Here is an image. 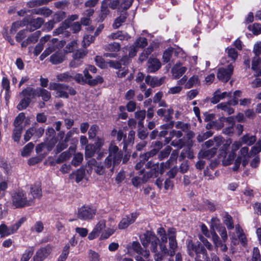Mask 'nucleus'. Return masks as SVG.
Returning <instances> with one entry per match:
<instances>
[{
    "label": "nucleus",
    "instance_id": "obj_1",
    "mask_svg": "<svg viewBox=\"0 0 261 261\" xmlns=\"http://www.w3.org/2000/svg\"><path fill=\"white\" fill-rule=\"evenodd\" d=\"M231 141L230 139L225 140L220 136L215 137L213 139L206 141L204 143L207 148H211L206 150H202L200 155L203 158L210 159L214 156L217 153L218 149L221 151V156L225 155Z\"/></svg>",
    "mask_w": 261,
    "mask_h": 261
},
{
    "label": "nucleus",
    "instance_id": "obj_2",
    "mask_svg": "<svg viewBox=\"0 0 261 261\" xmlns=\"http://www.w3.org/2000/svg\"><path fill=\"white\" fill-rule=\"evenodd\" d=\"M11 201L14 208H21L28 206L34 203L31 197L28 198L27 195L22 191L14 192L11 195Z\"/></svg>",
    "mask_w": 261,
    "mask_h": 261
},
{
    "label": "nucleus",
    "instance_id": "obj_3",
    "mask_svg": "<svg viewBox=\"0 0 261 261\" xmlns=\"http://www.w3.org/2000/svg\"><path fill=\"white\" fill-rule=\"evenodd\" d=\"M49 89L55 91V96L57 97L67 98L69 94L74 95L76 93L73 88L64 84L51 83L49 84Z\"/></svg>",
    "mask_w": 261,
    "mask_h": 261
},
{
    "label": "nucleus",
    "instance_id": "obj_4",
    "mask_svg": "<svg viewBox=\"0 0 261 261\" xmlns=\"http://www.w3.org/2000/svg\"><path fill=\"white\" fill-rule=\"evenodd\" d=\"M83 73L84 76L81 73H76L75 74L73 73V80L80 84L87 83L90 86H95L103 82V79L100 76H97L95 79H92L86 69L84 70Z\"/></svg>",
    "mask_w": 261,
    "mask_h": 261
},
{
    "label": "nucleus",
    "instance_id": "obj_5",
    "mask_svg": "<svg viewBox=\"0 0 261 261\" xmlns=\"http://www.w3.org/2000/svg\"><path fill=\"white\" fill-rule=\"evenodd\" d=\"M251 157L248 147H243L241 148L238 152L237 158L234 161L233 170H237L241 163L244 167H245L248 164Z\"/></svg>",
    "mask_w": 261,
    "mask_h": 261
},
{
    "label": "nucleus",
    "instance_id": "obj_6",
    "mask_svg": "<svg viewBox=\"0 0 261 261\" xmlns=\"http://www.w3.org/2000/svg\"><path fill=\"white\" fill-rule=\"evenodd\" d=\"M145 240L142 241V244L145 247L148 246L149 243H151L150 249L152 252L156 253L158 252V245L159 239L152 233H148L145 236Z\"/></svg>",
    "mask_w": 261,
    "mask_h": 261
},
{
    "label": "nucleus",
    "instance_id": "obj_7",
    "mask_svg": "<svg viewBox=\"0 0 261 261\" xmlns=\"http://www.w3.org/2000/svg\"><path fill=\"white\" fill-rule=\"evenodd\" d=\"M109 155L113 156V164L114 166L118 165L122 158V152L113 142H112L109 147Z\"/></svg>",
    "mask_w": 261,
    "mask_h": 261
},
{
    "label": "nucleus",
    "instance_id": "obj_8",
    "mask_svg": "<svg viewBox=\"0 0 261 261\" xmlns=\"http://www.w3.org/2000/svg\"><path fill=\"white\" fill-rule=\"evenodd\" d=\"M95 214V210L89 206H83L79 208L77 218L82 220H87L92 219Z\"/></svg>",
    "mask_w": 261,
    "mask_h": 261
},
{
    "label": "nucleus",
    "instance_id": "obj_9",
    "mask_svg": "<svg viewBox=\"0 0 261 261\" xmlns=\"http://www.w3.org/2000/svg\"><path fill=\"white\" fill-rule=\"evenodd\" d=\"M233 70V66L231 64L227 65V67L219 68L217 73V77L223 82H227L232 74Z\"/></svg>",
    "mask_w": 261,
    "mask_h": 261
},
{
    "label": "nucleus",
    "instance_id": "obj_10",
    "mask_svg": "<svg viewBox=\"0 0 261 261\" xmlns=\"http://www.w3.org/2000/svg\"><path fill=\"white\" fill-rule=\"evenodd\" d=\"M167 235L169 242V255L172 256L175 254L177 247V244L176 240L175 229L174 228H169L167 231Z\"/></svg>",
    "mask_w": 261,
    "mask_h": 261
},
{
    "label": "nucleus",
    "instance_id": "obj_11",
    "mask_svg": "<svg viewBox=\"0 0 261 261\" xmlns=\"http://www.w3.org/2000/svg\"><path fill=\"white\" fill-rule=\"evenodd\" d=\"M137 216L138 215L136 213L126 216L120 221L118 224V228L123 229L127 228L129 225L135 221Z\"/></svg>",
    "mask_w": 261,
    "mask_h": 261
},
{
    "label": "nucleus",
    "instance_id": "obj_12",
    "mask_svg": "<svg viewBox=\"0 0 261 261\" xmlns=\"http://www.w3.org/2000/svg\"><path fill=\"white\" fill-rule=\"evenodd\" d=\"M106 227V221L105 220H100L95 226L93 230L89 234L88 238L90 240L95 239L99 236L100 231Z\"/></svg>",
    "mask_w": 261,
    "mask_h": 261
},
{
    "label": "nucleus",
    "instance_id": "obj_13",
    "mask_svg": "<svg viewBox=\"0 0 261 261\" xmlns=\"http://www.w3.org/2000/svg\"><path fill=\"white\" fill-rule=\"evenodd\" d=\"M161 67V63L155 58L150 57L148 60L147 71L149 73H154Z\"/></svg>",
    "mask_w": 261,
    "mask_h": 261
},
{
    "label": "nucleus",
    "instance_id": "obj_14",
    "mask_svg": "<svg viewBox=\"0 0 261 261\" xmlns=\"http://www.w3.org/2000/svg\"><path fill=\"white\" fill-rule=\"evenodd\" d=\"M51 248L46 246L38 250L34 255V261H43L51 252Z\"/></svg>",
    "mask_w": 261,
    "mask_h": 261
},
{
    "label": "nucleus",
    "instance_id": "obj_15",
    "mask_svg": "<svg viewBox=\"0 0 261 261\" xmlns=\"http://www.w3.org/2000/svg\"><path fill=\"white\" fill-rule=\"evenodd\" d=\"M145 82L152 87L159 86L165 82V77L163 76L159 78L156 76L151 77L150 75H147L145 77Z\"/></svg>",
    "mask_w": 261,
    "mask_h": 261
},
{
    "label": "nucleus",
    "instance_id": "obj_16",
    "mask_svg": "<svg viewBox=\"0 0 261 261\" xmlns=\"http://www.w3.org/2000/svg\"><path fill=\"white\" fill-rule=\"evenodd\" d=\"M186 67L181 66L180 63H177L171 69L173 78L177 79L181 76L187 71Z\"/></svg>",
    "mask_w": 261,
    "mask_h": 261
},
{
    "label": "nucleus",
    "instance_id": "obj_17",
    "mask_svg": "<svg viewBox=\"0 0 261 261\" xmlns=\"http://www.w3.org/2000/svg\"><path fill=\"white\" fill-rule=\"evenodd\" d=\"M40 35L41 32L40 31H37L33 33L31 35L28 36L27 39L22 42L21 44V47H26L29 44L31 43H36L38 41V38Z\"/></svg>",
    "mask_w": 261,
    "mask_h": 261
},
{
    "label": "nucleus",
    "instance_id": "obj_18",
    "mask_svg": "<svg viewBox=\"0 0 261 261\" xmlns=\"http://www.w3.org/2000/svg\"><path fill=\"white\" fill-rule=\"evenodd\" d=\"M110 224L109 227L102 232L100 239L103 240L109 238L112 234L114 233L116 230V223L113 220L110 219Z\"/></svg>",
    "mask_w": 261,
    "mask_h": 261
},
{
    "label": "nucleus",
    "instance_id": "obj_19",
    "mask_svg": "<svg viewBox=\"0 0 261 261\" xmlns=\"http://www.w3.org/2000/svg\"><path fill=\"white\" fill-rule=\"evenodd\" d=\"M226 97H230L231 93L227 92H221L220 89H218L214 92L213 97L211 99V102L213 103H217Z\"/></svg>",
    "mask_w": 261,
    "mask_h": 261
},
{
    "label": "nucleus",
    "instance_id": "obj_20",
    "mask_svg": "<svg viewBox=\"0 0 261 261\" xmlns=\"http://www.w3.org/2000/svg\"><path fill=\"white\" fill-rule=\"evenodd\" d=\"M166 243H161L160 244V252H156L154 254V260L155 261H161L166 255H169V250H168L166 246Z\"/></svg>",
    "mask_w": 261,
    "mask_h": 261
},
{
    "label": "nucleus",
    "instance_id": "obj_21",
    "mask_svg": "<svg viewBox=\"0 0 261 261\" xmlns=\"http://www.w3.org/2000/svg\"><path fill=\"white\" fill-rule=\"evenodd\" d=\"M38 88L35 89L29 87L23 90L20 94L22 95L23 96L27 98H28L29 100H31V99L38 96Z\"/></svg>",
    "mask_w": 261,
    "mask_h": 261
},
{
    "label": "nucleus",
    "instance_id": "obj_22",
    "mask_svg": "<svg viewBox=\"0 0 261 261\" xmlns=\"http://www.w3.org/2000/svg\"><path fill=\"white\" fill-rule=\"evenodd\" d=\"M57 79L59 81L70 82L73 80V72L69 71L60 73L57 75Z\"/></svg>",
    "mask_w": 261,
    "mask_h": 261
},
{
    "label": "nucleus",
    "instance_id": "obj_23",
    "mask_svg": "<svg viewBox=\"0 0 261 261\" xmlns=\"http://www.w3.org/2000/svg\"><path fill=\"white\" fill-rule=\"evenodd\" d=\"M44 20L43 18L38 17L31 20L29 25L27 27L30 32L33 31L41 27L44 23Z\"/></svg>",
    "mask_w": 261,
    "mask_h": 261
},
{
    "label": "nucleus",
    "instance_id": "obj_24",
    "mask_svg": "<svg viewBox=\"0 0 261 261\" xmlns=\"http://www.w3.org/2000/svg\"><path fill=\"white\" fill-rule=\"evenodd\" d=\"M50 37L49 35H46L40 39L39 43L34 49V54L35 56H38L41 53L43 49L44 43L49 40Z\"/></svg>",
    "mask_w": 261,
    "mask_h": 261
},
{
    "label": "nucleus",
    "instance_id": "obj_25",
    "mask_svg": "<svg viewBox=\"0 0 261 261\" xmlns=\"http://www.w3.org/2000/svg\"><path fill=\"white\" fill-rule=\"evenodd\" d=\"M32 13L35 14L43 15L44 17H47L52 14L53 12L49 8L44 7L37 9H34Z\"/></svg>",
    "mask_w": 261,
    "mask_h": 261
},
{
    "label": "nucleus",
    "instance_id": "obj_26",
    "mask_svg": "<svg viewBox=\"0 0 261 261\" xmlns=\"http://www.w3.org/2000/svg\"><path fill=\"white\" fill-rule=\"evenodd\" d=\"M64 60V56L61 52H56L50 57V61L53 64H58Z\"/></svg>",
    "mask_w": 261,
    "mask_h": 261
},
{
    "label": "nucleus",
    "instance_id": "obj_27",
    "mask_svg": "<svg viewBox=\"0 0 261 261\" xmlns=\"http://www.w3.org/2000/svg\"><path fill=\"white\" fill-rule=\"evenodd\" d=\"M260 65V58L254 57L252 62V69L256 72L258 75L261 73Z\"/></svg>",
    "mask_w": 261,
    "mask_h": 261
},
{
    "label": "nucleus",
    "instance_id": "obj_28",
    "mask_svg": "<svg viewBox=\"0 0 261 261\" xmlns=\"http://www.w3.org/2000/svg\"><path fill=\"white\" fill-rule=\"evenodd\" d=\"M236 230L237 233L238 235V238L241 242V244L245 246L247 244V240L245 234L243 232V229L239 225L236 226Z\"/></svg>",
    "mask_w": 261,
    "mask_h": 261
},
{
    "label": "nucleus",
    "instance_id": "obj_29",
    "mask_svg": "<svg viewBox=\"0 0 261 261\" xmlns=\"http://www.w3.org/2000/svg\"><path fill=\"white\" fill-rule=\"evenodd\" d=\"M25 218L22 217L15 224L11 225L9 227V228L11 234L16 232L18 229L20 228V227L21 226V225L25 221Z\"/></svg>",
    "mask_w": 261,
    "mask_h": 261
},
{
    "label": "nucleus",
    "instance_id": "obj_30",
    "mask_svg": "<svg viewBox=\"0 0 261 261\" xmlns=\"http://www.w3.org/2000/svg\"><path fill=\"white\" fill-rule=\"evenodd\" d=\"M48 46L40 56V59L41 61L43 60L46 57L55 51L57 48V47L55 45H51L50 44H48Z\"/></svg>",
    "mask_w": 261,
    "mask_h": 261
},
{
    "label": "nucleus",
    "instance_id": "obj_31",
    "mask_svg": "<svg viewBox=\"0 0 261 261\" xmlns=\"http://www.w3.org/2000/svg\"><path fill=\"white\" fill-rule=\"evenodd\" d=\"M27 22H28V21L25 18H24L22 21H18L14 22L10 29V33L13 34H15L18 29L25 25Z\"/></svg>",
    "mask_w": 261,
    "mask_h": 261
},
{
    "label": "nucleus",
    "instance_id": "obj_32",
    "mask_svg": "<svg viewBox=\"0 0 261 261\" xmlns=\"http://www.w3.org/2000/svg\"><path fill=\"white\" fill-rule=\"evenodd\" d=\"M31 193L33 200L35 198H40L42 196V192L39 184L35 185L31 188Z\"/></svg>",
    "mask_w": 261,
    "mask_h": 261
},
{
    "label": "nucleus",
    "instance_id": "obj_33",
    "mask_svg": "<svg viewBox=\"0 0 261 261\" xmlns=\"http://www.w3.org/2000/svg\"><path fill=\"white\" fill-rule=\"evenodd\" d=\"M241 141L243 144L251 145L256 141V137L253 135L246 134L241 138Z\"/></svg>",
    "mask_w": 261,
    "mask_h": 261
},
{
    "label": "nucleus",
    "instance_id": "obj_34",
    "mask_svg": "<svg viewBox=\"0 0 261 261\" xmlns=\"http://www.w3.org/2000/svg\"><path fill=\"white\" fill-rule=\"evenodd\" d=\"M2 85L4 89L6 90V98H9L10 97V82L6 77H3L2 81Z\"/></svg>",
    "mask_w": 261,
    "mask_h": 261
},
{
    "label": "nucleus",
    "instance_id": "obj_35",
    "mask_svg": "<svg viewBox=\"0 0 261 261\" xmlns=\"http://www.w3.org/2000/svg\"><path fill=\"white\" fill-rule=\"evenodd\" d=\"M38 96H41L44 101H47L51 97L50 92L44 89L38 88Z\"/></svg>",
    "mask_w": 261,
    "mask_h": 261
},
{
    "label": "nucleus",
    "instance_id": "obj_36",
    "mask_svg": "<svg viewBox=\"0 0 261 261\" xmlns=\"http://www.w3.org/2000/svg\"><path fill=\"white\" fill-rule=\"evenodd\" d=\"M198 83L199 79L198 76L193 75L187 81L185 84V88L187 89H190Z\"/></svg>",
    "mask_w": 261,
    "mask_h": 261
},
{
    "label": "nucleus",
    "instance_id": "obj_37",
    "mask_svg": "<svg viewBox=\"0 0 261 261\" xmlns=\"http://www.w3.org/2000/svg\"><path fill=\"white\" fill-rule=\"evenodd\" d=\"M34 145L33 143L30 142L27 144L23 148L21 154L23 156H29L34 148Z\"/></svg>",
    "mask_w": 261,
    "mask_h": 261
},
{
    "label": "nucleus",
    "instance_id": "obj_38",
    "mask_svg": "<svg viewBox=\"0 0 261 261\" xmlns=\"http://www.w3.org/2000/svg\"><path fill=\"white\" fill-rule=\"evenodd\" d=\"M211 234L212 235V240L213 241L214 244L215 245V246L216 247H218L219 245H220L221 242L220 241L219 236L215 231L214 226L213 224H212L211 226Z\"/></svg>",
    "mask_w": 261,
    "mask_h": 261
},
{
    "label": "nucleus",
    "instance_id": "obj_39",
    "mask_svg": "<svg viewBox=\"0 0 261 261\" xmlns=\"http://www.w3.org/2000/svg\"><path fill=\"white\" fill-rule=\"evenodd\" d=\"M126 18V16L125 14H122L118 18H116L114 23L113 24V27L116 29L120 27L122 23H123Z\"/></svg>",
    "mask_w": 261,
    "mask_h": 261
},
{
    "label": "nucleus",
    "instance_id": "obj_40",
    "mask_svg": "<svg viewBox=\"0 0 261 261\" xmlns=\"http://www.w3.org/2000/svg\"><path fill=\"white\" fill-rule=\"evenodd\" d=\"M134 45L138 49L139 48H143L147 45V39L145 38L139 37L136 40Z\"/></svg>",
    "mask_w": 261,
    "mask_h": 261
},
{
    "label": "nucleus",
    "instance_id": "obj_41",
    "mask_svg": "<svg viewBox=\"0 0 261 261\" xmlns=\"http://www.w3.org/2000/svg\"><path fill=\"white\" fill-rule=\"evenodd\" d=\"M96 151L95 147L92 144L87 145L85 149V155L86 158H91Z\"/></svg>",
    "mask_w": 261,
    "mask_h": 261
},
{
    "label": "nucleus",
    "instance_id": "obj_42",
    "mask_svg": "<svg viewBox=\"0 0 261 261\" xmlns=\"http://www.w3.org/2000/svg\"><path fill=\"white\" fill-rule=\"evenodd\" d=\"M11 235L9 227H8L5 224H2L0 225V236L2 238H4Z\"/></svg>",
    "mask_w": 261,
    "mask_h": 261
},
{
    "label": "nucleus",
    "instance_id": "obj_43",
    "mask_svg": "<svg viewBox=\"0 0 261 261\" xmlns=\"http://www.w3.org/2000/svg\"><path fill=\"white\" fill-rule=\"evenodd\" d=\"M230 105L229 103H221L217 106L219 109L227 112L228 114H231L233 113V109L229 107Z\"/></svg>",
    "mask_w": 261,
    "mask_h": 261
},
{
    "label": "nucleus",
    "instance_id": "obj_44",
    "mask_svg": "<svg viewBox=\"0 0 261 261\" xmlns=\"http://www.w3.org/2000/svg\"><path fill=\"white\" fill-rule=\"evenodd\" d=\"M22 129V126L15 127V128L13 130V139L15 141H19V139L21 137Z\"/></svg>",
    "mask_w": 261,
    "mask_h": 261
},
{
    "label": "nucleus",
    "instance_id": "obj_45",
    "mask_svg": "<svg viewBox=\"0 0 261 261\" xmlns=\"http://www.w3.org/2000/svg\"><path fill=\"white\" fill-rule=\"evenodd\" d=\"M109 14V10L108 9L107 6V1H104L102 3L101 5V18L100 19L101 20H103L106 17V16Z\"/></svg>",
    "mask_w": 261,
    "mask_h": 261
},
{
    "label": "nucleus",
    "instance_id": "obj_46",
    "mask_svg": "<svg viewBox=\"0 0 261 261\" xmlns=\"http://www.w3.org/2000/svg\"><path fill=\"white\" fill-rule=\"evenodd\" d=\"M70 27L69 24L67 23V21L62 23L61 25L54 31L55 35H58L63 33L65 30Z\"/></svg>",
    "mask_w": 261,
    "mask_h": 261
},
{
    "label": "nucleus",
    "instance_id": "obj_47",
    "mask_svg": "<svg viewBox=\"0 0 261 261\" xmlns=\"http://www.w3.org/2000/svg\"><path fill=\"white\" fill-rule=\"evenodd\" d=\"M171 150L172 148L170 146H167L163 150L160 152L159 155V158L160 160H163L167 158L171 152Z\"/></svg>",
    "mask_w": 261,
    "mask_h": 261
},
{
    "label": "nucleus",
    "instance_id": "obj_48",
    "mask_svg": "<svg viewBox=\"0 0 261 261\" xmlns=\"http://www.w3.org/2000/svg\"><path fill=\"white\" fill-rule=\"evenodd\" d=\"M92 162L95 163L94 167L95 171L99 175L103 174L105 172V167L101 163H97L94 160L92 161Z\"/></svg>",
    "mask_w": 261,
    "mask_h": 261
},
{
    "label": "nucleus",
    "instance_id": "obj_49",
    "mask_svg": "<svg viewBox=\"0 0 261 261\" xmlns=\"http://www.w3.org/2000/svg\"><path fill=\"white\" fill-rule=\"evenodd\" d=\"M83 160V155L81 153H75L72 161V164L74 166H79Z\"/></svg>",
    "mask_w": 261,
    "mask_h": 261
},
{
    "label": "nucleus",
    "instance_id": "obj_50",
    "mask_svg": "<svg viewBox=\"0 0 261 261\" xmlns=\"http://www.w3.org/2000/svg\"><path fill=\"white\" fill-rule=\"evenodd\" d=\"M71 153L69 150L65 152H62L59 156L57 162L60 163L64 162L66 160H68L71 157Z\"/></svg>",
    "mask_w": 261,
    "mask_h": 261
},
{
    "label": "nucleus",
    "instance_id": "obj_51",
    "mask_svg": "<svg viewBox=\"0 0 261 261\" xmlns=\"http://www.w3.org/2000/svg\"><path fill=\"white\" fill-rule=\"evenodd\" d=\"M248 29L254 35H258L261 33V26L259 23H254L248 27Z\"/></svg>",
    "mask_w": 261,
    "mask_h": 261
},
{
    "label": "nucleus",
    "instance_id": "obj_52",
    "mask_svg": "<svg viewBox=\"0 0 261 261\" xmlns=\"http://www.w3.org/2000/svg\"><path fill=\"white\" fill-rule=\"evenodd\" d=\"M34 253L33 248H30L25 250L21 258V261H29Z\"/></svg>",
    "mask_w": 261,
    "mask_h": 261
},
{
    "label": "nucleus",
    "instance_id": "obj_53",
    "mask_svg": "<svg viewBox=\"0 0 261 261\" xmlns=\"http://www.w3.org/2000/svg\"><path fill=\"white\" fill-rule=\"evenodd\" d=\"M120 44L116 42L110 43L106 46L105 49L110 51L116 52L119 50Z\"/></svg>",
    "mask_w": 261,
    "mask_h": 261
},
{
    "label": "nucleus",
    "instance_id": "obj_54",
    "mask_svg": "<svg viewBox=\"0 0 261 261\" xmlns=\"http://www.w3.org/2000/svg\"><path fill=\"white\" fill-rule=\"evenodd\" d=\"M44 229V225L42 222L38 221H37L34 226L31 228V230L33 231L36 232L37 233L41 232Z\"/></svg>",
    "mask_w": 261,
    "mask_h": 261
},
{
    "label": "nucleus",
    "instance_id": "obj_55",
    "mask_svg": "<svg viewBox=\"0 0 261 261\" xmlns=\"http://www.w3.org/2000/svg\"><path fill=\"white\" fill-rule=\"evenodd\" d=\"M25 118V115L23 113H20L16 117L14 122L15 127L22 126L21 124Z\"/></svg>",
    "mask_w": 261,
    "mask_h": 261
},
{
    "label": "nucleus",
    "instance_id": "obj_56",
    "mask_svg": "<svg viewBox=\"0 0 261 261\" xmlns=\"http://www.w3.org/2000/svg\"><path fill=\"white\" fill-rule=\"evenodd\" d=\"M236 156V153L231 152L226 158H224L222 161L223 164L227 166L231 164Z\"/></svg>",
    "mask_w": 261,
    "mask_h": 261
},
{
    "label": "nucleus",
    "instance_id": "obj_57",
    "mask_svg": "<svg viewBox=\"0 0 261 261\" xmlns=\"http://www.w3.org/2000/svg\"><path fill=\"white\" fill-rule=\"evenodd\" d=\"M173 55L172 52V47H170L166 49L163 55V62L165 63H167L170 61L171 59V56Z\"/></svg>",
    "mask_w": 261,
    "mask_h": 261
},
{
    "label": "nucleus",
    "instance_id": "obj_58",
    "mask_svg": "<svg viewBox=\"0 0 261 261\" xmlns=\"http://www.w3.org/2000/svg\"><path fill=\"white\" fill-rule=\"evenodd\" d=\"M28 30L29 29L27 28L18 32L15 37L16 41L20 42L22 41L27 36Z\"/></svg>",
    "mask_w": 261,
    "mask_h": 261
},
{
    "label": "nucleus",
    "instance_id": "obj_59",
    "mask_svg": "<svg viewBox=\"0 0 261 261\" xmlns=\"http://www.w3.org/2000/svg\"><path fill=\"white\" fill-rule=\"evenodd\" d=\"M213 135V133L211 130L202 133L198 135L197 140L198 142H202L208 138L211 137Z\"/></svg>",
    "mask_w": 261,
    "mask_h": 261
},
{
    "label": "nucleus",
    "instance_id": "obj_60",
    "mask_svg": "<svg viewBox=\"0 0 261 261\" xmlns=\"http://www.w3.org/2000/svg\"><path fill=\"white\" fill-rule=\"evenodd\" d=\"M226 51L229 58L233 60H235L238 57V52L236 50L232 47H228L226 49Z\"/></svg>",
    "mask_w": 261,
    "mask_h": 261
},
{
    "label": "nucleus",
    "instance_id": "obj_61",
    "mask_svg": "<svg viewBox=\"0 0 261 261\" xmlns=\"http://www.w3.org/2000/svg\"><path fill=\"white\" fill-rule=\"evenodd\" d=\"M95 39V37H93L91 35H86L84 36L83 38V46L85 47L88 46L90 45V43H91L92 42L94 41Z\"/></svg>",
    "mask_w": 261,
    "mask_h": 261
},
{
    "label": "nucleus",
    "instance_id": "obj_62",
    "mask_svg": "<svg viewBox=\"0 0 261 261\" xmlns=\"http://www.w3.org/2000/svg\"><path fill=\"white\" fill-rule=\"evenodd\" d=\"M30 101V100L24 97L17 105L18 109L19 110H22L25 109L29 105Z\"/></svg>",
    "mask_w": 261,
    "mask_h": 261
},
{
    "label": "nucleus",
    "instance_id": "obj_63",
    "mask_svg": "<svg viewBox=\"0 0 261 261\" xmlns=\"http://www.w3.org/2000/svg\"><path fill=\"white\" fill-rule=\"evenodd\" d=\"M199 239L208 250L211 251L213 249V247L212 244L203 236L199 235Z\"/></svg>",
    "mask_w": 261,
    "mask_h": 261
},
{
    "label": "nucleus",
    "instance_id": "obj_64",
    "mask_svg": "<svg viewBox=\"0 0 261 261\" xmlns=\"http://www.w3.org/2000/svg\"><path fill=\"white\" fill-rule=\"evenodd\" d=\"M98 129L99 127L97 125H92L88 132L89 138L93 139L96 136Z\"/></svg>",
    "mask_w": 261,
    "mask_h": 261
}]
</instances>
